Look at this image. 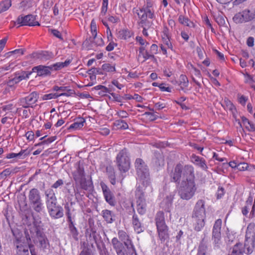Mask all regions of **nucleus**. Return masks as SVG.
<instances>
[{
  "label": "nucleus",
  "instance_id": "nucleus-1",
  "mask_svg": "<svg viewBox=\"0 0 255 255\" xmlns=\"http://www.w3.org/2000/svg\"><path fill=\"white\" fill-rule=\"evenodd\" d=\"M118 234L119 239L124 243L127 249L118 238H114L111 243L117 255H137L135 247L128 234L123 230H120Z\"/></svg>",
  "mask_w": 255,
  "mask_h": 255
},
{
  "label": "nucleus",
  "instance_id": "nucleus-2",
  "mask_svg": "<svg viewBox=\"0 0 255 255\" xmlns=\"http://www.w3.org/2000/svg\"><path fill=\"white\" fill-rule=\"evenodd\" d=\"M197 190L195 182L181 181L179 184L178 194L183 200H188L194 195Z\"/></svg>",
  "mask_w": 255,
  "mask_h": 255
},
{
  "label": "nucleus",
  "instance_id": "nucleus-3",
  "mask_svg": "<svg viewBox=\"0 0 255 255\" xmlns=\"http://www.w3.org/2000/svg\"><path fill=\"white\" fill-rule=\"evenodd\" d=\"M155 224L159 238L161 241L168 238V228L165 224L164 213L158 212L155 218Z\"/></svg>",
  "mask_w": 255,
  "mask_h": 255
},
{
  "label": "nucleus",
  "instance_id": "nucleus-4",
  "mask_svg": "<svg viewBox=\"0 0 255 255\" xmlns=\"http://www.w3.org/2000/svg\"><path fill=\"white\" fill-rule=\"evenodd\" d=\"M154 2L153 0H145V3L142 7L136 9L135 12L138 17L141 19V23L143 24L147 17L153 19L155 17L153 6Z\"/></svg>",
  "mask_w": 255,
  "mask_h": 255
},
{
  "label": "nucleus",
  "instance_id": "nucleus-5",
  "mask_svg": "<svg viewBox=\"0 0 255 255\" xmlns=\"http://www.w3.org/2000/svg\"><path fill=\"white\" fill-rule=\"evenodd\" d=\"M28 199L31 207L37 213L41 212L44 208L40 192L36 188L31 189L28 193Z\"/></svg>",
  "mask_w": 255,
  "mask_h": 255
},
{
  "label": "nucleus",
  "instance_id": "nucleus-6",
  "mask_svg": "<svg viewBox=\"0 0 255 255\" xmlns=\"http://www.w3.org/2000/svg\"><path fill=\"white\" fill-rule=\"evenodd\" d=\"M116 163L119 170L122 173L127 172L129 169L130 159L126 148L121 150L118 154L116 157Z\"/></svg>",
  "mask_w": 255,
  "mask_h": 255
},
{
  "label": "nucleus",
  "instance_id": "nucleus-7",
  "mask_svg": "<svg viewBox=\"0 0 255 255\" xmlns=\"http://www.w3.org/2000/svg\"><path fill=\"white\" fill-rule=\"evenodd\" d=\"M135 167L138 177L142 180L143 183L145 182L147 184L149 180V173L145 162L142 159L137 158L135 162Z\"/></svg>",
  "mask_w": 255,
  "mask_h": 255
},
{
  "label": "nucleus",
  "instance_id": "nucleus-8",
  "mask_svg": "<svg viewBox=\"0 0 255 255\" xmlns=\"http://www.w3.org/2000/svg\"><path fill=\"white\" fill-rule=\"evenodd\" d=\"M255 19V10L246 9L236 13L233 18L236 23H242Z\"/></svg>",
  "mask_w": 255,
  "mask_h": 255
},
{
  "label": "nucleus",
  "instance_id": "nucleus-9",
  "mask_svg": "<svg viewBox=\"0 0 255 255\" xmlns=\"http://www.w3.org/2000/svg\"><path fill=\"white\" fill-rule=\"evenodd\" d=\"M136 198V210L140 215H143L146 211V203L144 198V194L142 188L138 186L135 191Z\"/></svg>",
  "mask_w": 255,
  "mask_h": 255
},
{
  "label": "nucleus",
  "instance_id": "nucleus-10",
  "mask_svg": "<svg viewBox=\"0 0 255 255\" xmlns=\"http://www.w3.org/2000/svg\"><path fill=\"white\" fill-rule=\"evenodd\" d=\"M36 16L32 14L27 15H20L18 16L15 21L14 22L15 25L18 24V26H39V22L36 21Z\"/></svg>",
  "mask_w": 255,
  "mask_h": 255
},
{
  "label": "nucleus",
  "instance_id": "nucleus-11",
  "mask_svg": "<svg viewBox=\"0 0 255 255\" xmlns=\"http://www.w3.org/2000/svg\"><path fill=\"white\" fill-rule=\"evenodd\" d=\"M92 34L93 37H89L83 42V45L86 47L88 49H93L95 47L102 46L104 45L103 39L100 36H97V33L95 30L93 32V28L92 27Z\"/></svg>",
  "mask_w": 255,
  "mask_h": 255
},
{
  "label": "nucleus",
  "instance_id": "nucleus-12",
  "mask_svg": "<svg viewBox=\"0 0 255 255\" xmlns=\"http://www.w3.org/2000/svg\"><path fill=\"white\" fill-rule=\"evenodd\" d=\"M205 202L203 200L197 201L192 214V219H205Z\"/></svg>",
  "mask_w": 255,
  "mask_h": 255
},
{
  "label": "nucleus",
  "instance_id": "nucleus-13",
  "mask_svg": "<svg viewBox=\"0 0 255 255\" xmlns=\"http://www.w3.org/2000/svg\"><path fill=\"white\" fill-rule=\"evenodd\" d=\"M38 99V94L37 93L32 92L26 97L20 98L19 99V103L24 108H32L33 105L37 102Z\"/></svg>",
  "mask_w": 255,
  "mask_h": 255
},
{
  "label": "nucleus",
  "instance_id": "nucleus-14",
  "mask_svg": "<svg viewBox=\"0 0 255 255\" xmlns=\"http://www.w3.org/2000/svg\"><path fill=\"white\" fill-rule=\"evenodd\" d=\"M31 73V72L24 71H22L20 73L16 72L14 74V77L8 80L6 82V84L10 88L13 87L15 84H18L21 81L28 79Z\"/></svg>",
  "mask_w": 255,
  "mask_h": 255
},
{
  "label": "nucleus",
  "instance_id": "nucleus-15",
  "mask_svg": "<svg viewBox=\"0 0 255 255\" xmlns=\"http://www.w3.org/2000/svg\"><path fill=\"white\" fill-rule=\"evenodd\" d=\"M194 168L191 165L183 166L182 178L181 181L186 182H195Z\"/></svg>",
  "mask_w": 255,
  "mask_h": 255
},
{
  "label": "nucleus",
  "instance_id": "nucleus-16",
  "mask_svg": "<svg viewBox=\"0 0 255 255\" xmlns=\"http://www.w3.org/2000/svg\"><path fill=\"white\" fill-rule=\"evenodd\" d=\"M182 170L183 165L180 163L177 164L169 174L171 181L180 184L182 177Z\"/></svg>",
  "mask_w": 255,
  "mask_h": 255
},
{
  "label": "nucleus",
  "instance_id": "nucleus-17",
  "mask_svg": "<svg viewBox=\"0 0 255 255\" xmlns=\"http://www.w3.org/2000/svg\"><path fill=\"white\" fill-rule=\"evenodd\" d=\"M101 186L106 201L110 205L115 206L116 203L115 197L110 189L103 182L101 183Z\"/></svg>",
  "mask_w": 255,
  "mask_h": 255
},
{
  "label": "nucleus",
  "instance_id": "nucleus-18",
  "mask_svg": "<svg viewBox=\"0 0 255 255\" xmlns=\"http://www.w3.org/2000/svg\"><path fill=\"white\" fill-rule=\"evenodd\" d=\"M30 233L37 237H41L44 234L41 221L39 219H34L32 227L29 229Z\"/></svg>",
  "mask_w": 255,
  "mask_h": 255
},
{
  "label": "nucleus",
  "instance_id": "nucleus-19",
  "mask_svg": "<svg viewBox=\"0 0 255 255\" xmlns=\"http://www.w3.org/2000/svg\"><path fill=\"white\" fill-rule=\"evenodd\" d=\"M222 221L221 219L217 220L214 225L212 231V239L216 244H219L221 239V228Z\"/></svg>",
  "mask_w": 255,
  "mask_h": 255
},
{
  "label": "nucleus",
  "instance_id": "nucleus-20",
  "mask_svg": "<svg viewBox=\"0 0 255 255\" xmlns=\"http://www.w3.org/2000/svg\"><path fill=\"white\" fill-rule=\"evenodd\" d=\"M45 194L47 209L57 205V199L53 190L51 189L46 190Z\"/></svg>",
  "mask_w": 255,
  "mask_h": 255
},
{
  "label": "nucleus",
  "instance_id": "nucleus-21",
  "mask_svg": "<svg viewBox=\"0 0 255 255\" xmlns=\"http://www.w3.org/2000/svg\"><path fill=\"white\" fill-rule=\"evenodd\" d=\"M48 211L50 217L53 219H59L63 216V209L62 207L59 205H56L49 209Z\"/></svg>",
  "mask_w": 255,
  "mask_h": 255
},
{
  "label": "nucleus",
  "instance_id": "nucleus-22",
  "mask_svg": "<svg viewBox=\"0 0 255 255\" xmlns=\"http://www.w3.org/2000/svg\"><path fill=\"white\" fill-rule=\"evenodd\" d=\"M33 72H36L39 76H46L51 74V68L50 66L39 65L32 68Z\"/></svg>",
  "mask_w": 255,
  "mask_h": 255
},
{
  "label": "nucleus",
  "instance_id": "nucleus-23",
  "mask_svg": "<svg viewBox=\"0 0 255 255\" xmlns=\"http://www.w3.org/2000/svg\"><path fill=\"white\" fill-rule=\"evenodd\" d=\"M191 161L196 166L200 167L203 170H207L208 166L205 160L200 156L193 154L191 157Z\"/></svg>",
  "mask_w": 255,
  "mask_h": 255
},
{
  "label": "nucleus",
  "instance_id": "nucleus-24",
  "mask_svg": "<svg viewBox=\"0 0 255 255\" xmlns=\"http://www.w3.org/2000/svg\"><path fill=\"white\" fill-rule=\"evenodd\" d=\"M16 253L17 255H29L28 248L24 243L17 241Z\"/></svg>",
  "mask_w": 255,
  "mask_h": 255
},
{
  "label": "nucleus",
  "instance_id": "nucleus-25",
  "mask_svg": "<svg viewBox=\"0 0 255 255\" xmlns=\"http://www.w3.org/2000/svg\"><path fill=\"white\" fill-rule=\"evenodd\" d=\"M132 223L134 231L137 234H139L143 231V227L141 226V223H140L137 215L135 214H134L132 216Z\"/></svg>",
  "mask_w": 255,
  "mask_h": 255
},
{
  "label": "nucleus",
  "instance_id": "nucleus-26",
  "mask_svg": "<svg viewBox=\"0 0 255 255\" xmlns=\"http://www.w3.org/2000/svg\"><path fill=\"white\" fill-rule=\"evenodd\" d=\"M85 122L84 118H79L69 127L68 129L71 131L80 129L84 126Z\"/></svg>",
  "mask_w": 255,
  "mask_h": 255
},
{
  "label": "nucleus",
  "instance_id": "nucleus-27",
  "mask_svg": "<svg viewBox=\"0 0 255 255\" xmlns=\"http://www.w3.org/2000/svg\"><path fill=\"white\" fill-rule=\"evenodd\" d=\"M33 57L40 59L41 60L46 61L53 57V54L52 52L44 51L38 53L33 54Z\"/></svg>",
  "mask_w": 255,
  "mask_h": 255
},
{
  "label": "nucleus",
  "instance_id": "nucleus-28",
  "mask_svg": "<svg viewBox=\"0 0 255 255\" xmlns=\"http://www.w3.org/2000/svg\"><path fill=\"white\" fill-rule=\"evenodd\" d=\"M246 254V249L241 243H237L233 248L231 255H243Z\"/></svg>",
  "mask_w": 255,
  "mask_h": 255
},
{
  "label": "nucleus",
  "instance_id": "nucleus-29",
  "mask_svg": "<svg viewBox=\"0 0 255 255\" xmlns=\"http://www.w3.org/2000/svg\"><path fill=\"white\" fill-rule=\"evenodd\" d=\"M102 215L107 223H112L114 222V214L109 210H104L102 211Z\"/></svg>",
  "mask_w": 255,
  "mask_h": 255
},
{
  "label": "nucleus",
  "instance_id": "nucleus-30",
  "mask_svg": "<svg viewBox=\"0 0 255 255\" xmlns=\"http://www.w3.org/2000/svg\"><path fill=\"white\" fill-rule=\"evenodd\" d=\"M205 219H192L194 229L197 232L201 231L204 227Z\"/></svg>",
  "mask_w": 255,
  "mask_h": 255
},
{
  "label": "nucleus",
  "instance_id": "nucleus-31",
  "mask_svg": "<svg viewBox=\"0 0 255 255\" xmlns=\"http://www.w3.org/2000/svg\"><path fill=\"white\" fill-rule=\"evenodd\" d=\"M106 170L111 183L113 185H115L116 183V180L115 172L114 167L112 166H107L106 168Z\"/></svg>",
  "mask_w": 255,
  "mask_h": 255
},
{
  "label": "nucleus",
  "instance_id": "nucleus-32",
  "mask_svg": "<svg viewBox=\"0 0 255 255\" xmlns=\"http://www.w3.org/2000/svg\"><path fill=\"white\" fill-rule=\"evenodd\" d=\"M73 177L75 181L84 178L85 174L84 168L79 165L77 170L73 173Z\"/></svg>",
  "mask_w": 255,
  "mask_h": 255
},
{
  "label": "nucleus",
  "instance_id": "nucleus-33",
  "mask_svg": "<svg viewBox=\"0 0 255 255\" xmlns=\"http://www.w3.org/2000/svg\"><path fill=\"white\" fill-rule=\"evenodd\" d=\"M71 60L68 59L66 60L65 62H60L55 63L50 66L51 70H58L62 68L68 66L71 63Z\"/></svg>",
  "mask_w": 255,
  "mask_h": 255
},
{
  "label": "nucleus",
  "instance_id": "nucleus-34",
  "mask_svg": "<svg viewBox=\"0 0 255 255\" xmlns=\"http://www.w3.org/2000/svg\"><path fill=\"white\" fill-rule=\"evenodd\" d=\"M116 36L120 39L126 40L131 37V33L128 29H123L118 31Z\"/></svg>",
  "mask_w": 255,
  "mask_h": 255
},
{
  "label": "nucleus",
  "instance_id": "nucleus-35",
  "mask_svg": "<svg viewBox=\"0 0 255 255\" xmlns=\"http://www.w3.org/2000/svg\"><path fill=\"white\" fill-rule=\"evenodd\" d=\"M179 85L180 86V89L182 91L185 93H187L188 90L185 88L188 85V80L185 75H181L180 76Z\"/></svg>",
  "mask_w": 255,
  "mask_h": 255
},
{
  "label": "nucleus",
  "instance_id": "nucleus-36",
  "mask_svg": "<svg viewBox=\"0 0 255 255\" xmlns=\"http://www.w3.org/2000/svg\"><path fill=\"white\" fill-rule=\"evenodd\" d=\"M76 182L79 183L80 184L81 187L85 190H90L92 187L91 181L87 180L85 177L79 179V180H77Z\"/></svg>",
  "mask_w": 255,
  "mask_h": 255
},
{
  "label": "nucleus",
  "instance_id": "nucleus-37",
  "mask_svg": "<svg viewBox=\"0 0 255 255\" xmlns=\"http://www.w3.org/2000/svg\"><path fill=\"white\" fill-rule=\"evenodd\" d=\"M141 57L143 58L142 62H144L146 60L152 57V55L150 54L148 52L146 51L144 46H141L139 48L138 58H140Z\"/></svg>",
  "mask_w": 255,
  "mask_h": 255
},
{
  "label": "nucleus",
  "instance_id": "nucleus-38",
  "mask_svg": "<svg viewBox=\"0 0 255 255\" xmlns=\"http://www.w3.org/2000/svg\"><path fill=\"white\" fill-rule=\"evenodd\" d=\"M178 21L181 24L187 26L189 27H194L195 24L191 21L188 17L182 15H179Z\"/></svg>",
  "mask_w": 255,
  "mask_h": 255
},
{
  "label": "nucleus",
  "instance_id": "nucleus-39",
  "mask_svg": "<svg viewBox=\"0 0 255 255\" xmlns=\"http://www.w3.org/2000/svg\"><path fill=\"white\" fill-rule=\"evenodd\" d=\"M114 125L118 129H126L128 128V126L127 122L122 120H116L114 123Z\"/></svg>",
  "mask_w": 255,
  "mask_h": 255
},
{
  "label": "nucleus",
  "instance_id": "nucleus-40",
  "mask_svg": "<svg viewBox=\"0 0 255 255\" xmlns=\"http://www.w3.org/2000/svg\"><path fill=\"white\" fill-rule=\"evenodd\" d=\"M11 5V0H4L0 3V13L6 11Z\"/></svg>",
  "mask_w": 255,
  "mask_h": 255
},
{
  "label": "nucleus",
  "instance_id": "nucleus-41",
  "mask_svg": "<svg viewBox=\"0 0 255 255\" xmlns=\"http://www.w3.org/2000/svg\"><path fill=\"white\" fill-rule=\"evenodd\" d=\"M37 238L40 244V247L43 249H45L48 244V240L45 234L41 235V237H38Z\"/></svg>",
  "mask_w": 255,
  "mask_h": 255
},
{
  "label": "nucleus",
  "instance_id": "nucleus-42",
  "mask_svg": "<svg viewBox=\"0 0 255 255\" xmlns=\"http://www.w3.org/2000/svg\"><path fill=\"white\" fill-rule=\"evenodd\" d=\"M69 223V228L70 231L72 234V236L74 239H77L78 233L76 228L75 227L73 221Z\"/></svg>",
  "mask_w": 255,
  "mask_h": 255
},
{
  "label": "nucleus",
  "instance_id": "nucleus-43",
  "mask_svg": "<svg viewBox=\"0 0 255 255\" xmlns=\"http://www.w3.org/2000/svg\"><path fill=\"white\" fill-rule=\"evenodd\" d=\"M102 69L106 72H113L116 71L115 66L109 63H105L102 65Z\"/></svg>",
  "mask_w": 255,
  "mask_h": 255
},
{
  "label": "nucleus",
  "instance_id": "nucleus-44",
  "mask_svg": "<svg viewBox=\"0 0 255 255\" xmlns=\"http://www.w3.org/2000/svg\"><path fill=\"white\" fill-rule=\"evenodd\" d=\"M207 246L201 244L198 248L197 255H207Z\"/></svg>",
  "mask_w": 255,
  "mask_h": 255
},
{
  "label": "nucleus",
  "instance_id": "nucleus-45",
  "mask_svg": "<svg viewBox=\"0 0 255 255\" xmlns=\"http://www.w3.org/2000/svg\"><path fill=\"white\" fill-rule=\"evenodd\" d=\"M59 97L58 93H50L44 95L42 97L43 100H51L52 99H56Z\"/></svg>",
  "mask_w": 255,
  "mask_h": 255
},
{
  "label": "nucleus",
  "instance_id": "nucleus-46",
  "mask_svg": "<svg viewBox=\"0 0 255 255\" xmlns=\"http://www.w3.org/2000/svg\"><path fill=\"white\" fill-rule=\"evenodd\" d=\"M144 115L146 116L150 121H155L159 118V117L153 112H145Z\"/></svg>",
  "mask_w": 255,
  "mask_h": 255
},
{
  "label": "nucleus",
  "instance_id": "nucleus-47",
  "mask_svg": "<svg viewBox=\"0 0 255 255\" xmlns=\"http://www.w3.org/2000/svg\"><path fill=\"white\" fill-rule=\"evenodd\" d=\"M74 93H75V92L73 90L69 89L67 88V90H66L65 92H63V93H61L60 94H58V95H59V97H60V96L69 97V96H71L72 95L74 94Z\"/></svg>",
  "mask_w": 255,
  "mask_h": 255
},
{
  "label": "nucleus",
  "instance_id": "nucleus-48",
  "mask_svg": "<svg viewBox=\"0 0 255 255\" xmlns=\"http://www.w3.org/2000/svg\"><path fill=\"white\" fill-rule=\"evenodd\" d=\"M25 136L29 141H33L34 138V133L32 131H28L26 132Z\"/></svg>",
  "mask_w": 255,
  "mask_h": 255
},
{
  "label": "nucleus",
  "instance_id": "nucleus-49",
  "mask_svg": "<svg viewBox=\"0 0 255 255\" xmlns=\"http://www.w3.org/2000/svg\"><path fill=\"white\" fill-rule=\"evenodd\" d=\"M191 71L192 73L198 78L201 77V73L199 70L191 65Z\"/></svg>",
  "mask_w": 255,
  "mask_h": 255
},
{
  "label": "nucleus",
  "instance_id": "nucleus-50",
  "mask_svg": "<svg viewBox=\"0 0 255 255\" xmlns=\"http://www.w3.org/2000/svg\"><path fill=\"white\" fill-rule=\"evenodd\" d=\"M24 50L23 49H18L10 51L8 54H17L18 55H22L24 54Z\"/></svg>",
  "mask_w": 255,
  "mask_h": 255
},
{
  "label": "nucleus",
  "instance_id": "nucleus-51",
  "mask_svg": "<svg viewBox=\"0 0 255 255\" xmlns=\"http://www.w3.org/2000/svg\"><path fill=\"white\" fill-rule=\"evenodd\" d=\"M117 115L121 118L124 119L128 117V114L124 110H121L117 113Z\"/></svg>",
  "mask_w": 255,
  "mask_h": 255
},
{
  "label": "nucleus",
  "instance_id": "nucleus-52",
  "mask_svg": "<svg viewBox=\"0 0 255 255\" xmlns=\"http://www.w3.org/2000/svg\"><path fill=\"white\" fill-rule=\"evenodd\" d=\"M166 107V104L160 102L156 103L154 107L156 110H161Z\"/></svg>",
  "mask_w": 255,
  "mask_h": 255
},
{
  "label": "nucleus",
  "instance_id": "nucleus-53",
  "mask_svg": "<svg viewBox=\"0 0 255 255\" xmlns=\"http://www.w3.org/2000/svg\"><path fill=\"white\" fill-rule=\"evenodd\" d=\"M88 73L89 74H94V75H96V74H102L100 69L96 68H91V69L89 70Z\"/></svg>",
  "mask_w": 255,
  "mask_h": 255
},
{
  "label": "nucleus",
  "instance_id": "nucleus-54",
  "mask_svg": "<svg viewBox=\"0 0 255 255\" xmlns=\"http://www.w3.org/2000/svg\"><path fill=\"white\" fill-rule=\"evenodd\" d=\"M63 184L64 182L62 179H58L52 185L51 187L54 189H56L63 185Z\"/></svg>",
  "mask_w": 255,
  "mask_h": 255
},
{
  "label": "nucleus",
  "instance_id": "nucleus-55",
  "mask_svg": "<svg viewBox=\"0 0 255 255\" xmlns=\"http://www.w3.org/2000/svg\"><path fill=\"white\" fill-rule=\"evenodd\" d=\"M245 82L250 85H252L255 81L250 75L247 74L245 75Z\"/></svg>",
  "mask_w": 255,
  "mask_h": 255
},
{
  "label": "nucleus",
  "instance_id": "nucleus-56",
  "mask_svg": "<svg viewBox=\"0 0 255 255\" xmlns=\"http://www.w3.org/2000/svg\"><path fill=\"white\" fill-rule=\"evenodd\" d=\"M67 87H64V86H61L59 87L57 86H54L53 87V90L54 91H61L62 92H65L66 90H67Z\"/></svg>",
  "mask_w": 255,
  "mask_h": 255
},
{
  "label": "nucleus",
  "instance_id": "nucleus-57",
  "mask_svg": "<svg viewBox=\"0 0 255 255\" xmlns=\"http://www.w3.org/2000/svg\"><path fill=\"white\" fill-rule=\"evenodd\" d=\"M225 103H226L227 108L229 110L232 111L235 109V106L233 104V103L229 100L227 99L225 100Z\"/></svg>",
  "mask_w": 255,
  "mask_h": 255
},
{
  "label": "nucleus",
  "instance_id": "nucleus-58",
  "mask_svg": "<svg viewBox=\"0 0 255 255\" xmlns=\"http://www.w3.org/2000/svg\"><path fill=\"white\" fill-rule=\"evenodd\" d=\"M17 158H24L28 155L25 150H21L19 152L16 153Z\"/></svg>",
  "mask_w": 255,
  "mask_h": 255
},
{
  "label": "nucleus",
  "instance_id": "nucleus-59",
  "mask_svg": "<svg viewBox=\"0 0 255 255\" xmlns=\"http://www.w3.org/2000/svg\"><path fill=\"white\" fill-rule=\"evenodd\" d=\"M248 167V164L246 163H240L237 165V168L240 170H245L247 169Z\"/></svg>",
  "mask_w": 255,
  "mask_h": 255
},
{
  "label": "nucleus",
  "instance_id": "nucleus-60",
  "mask_svg": "<svg viewBox=\"0 0 255 255\" xmlns=\"http://www.w3.org/2000/svg\"><path fill=\"white\" fill-rule=\"evenodd\" d=\"M216 21L219 24L223 25L225 23V20L223 16L222 15H219L216 18Z\"/></svg>",
  "mask_w": 255,
  "mask_h": 255
},
{
  "label": "nucleus",
  "instance_id": "nucleus-61",
  "mask_svg": "<svg viewBox=\"0 0 255 255\" xmlns=\"http://www.w3.org/2000/svg\"><path fill=\"white\" fill-rule=\"evenodd\" d=\"M224 194V189L223 187H219L217 192V198H221Z\"/></svg>",
  "mask_w": 255,
  "mask_h": 255
},
{
  "label": "nucleus",
  "instance_id": "nucleus-62",
  "mask_svg": "<svg viewBox=\"0 0 255 255\" xmlns=\"http://www.w3.org/2000/svg\"><path fill=\"white\" fill-rule=\"evenodd\" d=\"M158 49V47L156 44H153L150 47V54L152 55V57H153V54L156 53Z\"/></svg>",
  "mask_w": 255,
  "mask_h": 255
},
{
  "label": "nucleus",
  "instance_id": "nucleus-63",
  "mask_svg": "<svg viewBox=\"0 0 255 255\" xmlns=\"http://www.w3.org/2000/svg\"><path fill=\"white\" fill-rule=\"evenodd\" d=\"M163 43L165 45L167 46V47L168 48L172 49L173 46H172V43L170 42V40L169 39L168 37H167L166 38H165L163 40Z\"/></svg>",
  "mask_w": 255,
  "mask_h": 255
},
{
  "label": "nucleus",
  "instance_id": "nucleus-64",
  "mask_svg": "<svg viewBox=\"0 0 255 255\" xmlns=\"http://www.w3.org/2000/svg\"><path fill=\"white\" fill-rule=\"evenodd\" d=\"M159 88L162 91H166L168 92H170L171 88L169 87H166L165 86L164 84H161L158 86Z\"/></svg>",
  "mask_w": 255,
  "mask_h": 255
}]
</instances>
